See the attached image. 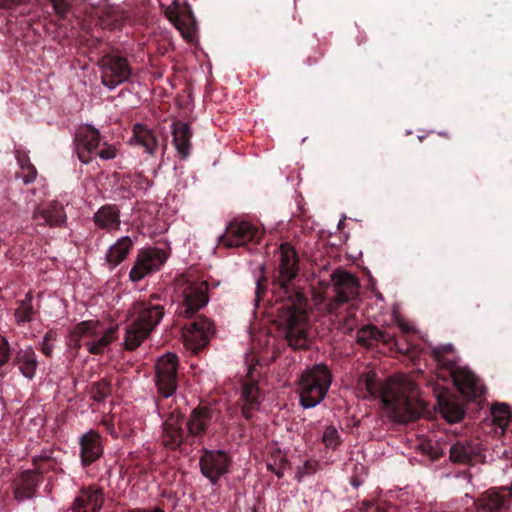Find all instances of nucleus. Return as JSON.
I'll return each mask as SVG.
<instances>
[{"instance_id":"f257e3e1","label":"nucleus","mask_w":512,"mask_h":512,"mask_svg":"<svg viewBox=\"0 0 512 512\" xmlns=\"http://www.w3.org/2000/svg\"><path fill=\"white\" fill-rule=\"evenodd\" d=\"M278 252V274L272 281L276 321L291 348L307 349L312 339L308 298L294 284L299 273V257L289 243H282Z\"/></svg>"},{"instance_id":"f03ea898","label":"nucleus","mask_w":512,"mask_h":512,"mask_svg":"<svg viewBox=\"0 0 512 512\" xmlns=\"http://www.w3.org/2000/svg\"><path fill=\"white\" fill-rule=\"evenodd\" d=\"M363 386L370 396L380 398L385 410L397 423H407L421 417L426 405L418 398L416 383L405 377L379 383L375 374H366Z\"/></svg>"},{"instance_id":"7ed1b4c3","label":"nucleus","mask_w":512,"mask_h":512,"mask_svg":"<svg viewBox=\"0 0 512 512\" xmlns=\"http://www.w3.org/2000/svg\"><path fill=\"white\" fill-rule=\"evenodd\" d=\"M182 303L178 307L179 316L192 319L183 331L185 346L194 353L202 351L210 342L215 329L212 321L196 313L209 301V285L206 281L184 280L180 284Z\"/></svg>"},{"instance_id":"20e7f679","label":"nucleus","mask_w":512,"mask_h":512,"mask_svg":"<svg viewBox=\"0 0 512 512\" xmlns=\"http://www.w3.org/2000/svg\"><path fill=\"white\" fill-rule=\"evenodd\" d=\"M332 286L326 292L324 301L325 309L329 315L335 316L336 328L345 334H349L357 326V319L353 308H349L344 314H337L339 306L349 302L358 295L359 281L347 271L336 270L331 274Z\"/></svg>"},{"instance_id":"39448f33","label":"nucleus","mask_w":512,"mask_h":512,"mask_svg":"<svg viewBox=\"0 0 512 512\" xmlns=\"http://www.w3.org/2000/svg\"><path fill=\"white\" fill-rule=\"evenodd\" d=\"M452 345H443L433 349L432 356L437 363L438 377L446 380L450 378L454 386L464 396L476 400L484 395L485 389L479 378L468 368L456 366Z\"/></svg>"},{"instance_id":"423d86ee","label":"nucleus","mask_w":512,"mask_h":512,"mask_svg":"<svg viewBox=\"0 0 512 512\" xmlns=\"http://www.w3.org/2000/svg\"><path fill=\"white\" fill-rule=\"evenodd\" d=\"M156 298L153 296L149 300L138 301L132 305L130 313L134 318L126 327L124 340L126 350L132 351L138 348L161 322L165 310L163 305L153 302Z\"/></svg>"},{"instance_id":"0eeeda50","label":"nucleus","mask_w":512,"mask_h":512,"mask_svg":"<svg viewBox=\"0 0 512 512\" xmlns=\"http://www.w3.org/2000/svg\"><path fill=\"white\" fill-rule=\"evenodd\" d=\"M332 380V372L324 363H317L304 369L296 381L299 404L304 409L316 407L325 399Z\"/></svg>"},{"instance_id":"6e6552de","label":"nucleus","mask_w":512,"mask_h":512,"mask_svg":"<svg viewBox=\"0 0 512 512\" xmlns=\"http://www.w3.org/2000/svg\"><path fill=\"white\" fill-rule=\"evenodd\" d=\"M117 327L105 328L98 320H86L70 331L69 342L74 349L85 346L90 354L100 355L116 339Z\"/></svg>"},{"instance_id":"1a4fd4ad","label":"nucleus","mask_w":512,"mask_h":512,"mask_svg":"<svg viewBox=\"0 0 512 512\" xmlns=\"http://www.w3.org/2000/svg\"><path fill=\"white\" fill-rule=\"evenodd\" d=\"M179 360L176 354L168 352L158 358L155 364V384L163 398L175 394L178 387Z\"/></svg>"},{"instance_id":"9d476101","label":"nucleus","mask_w":512,"mask_h":512,"mask_svg":"<svg viewBox=\"0 0 512 512\" xmlns=\"http://www.w3.org/2000/svg\"><path fill=\"white\" fill-rule=\"evenodd\" d=\"M220 418V411L210 405H199L192 409L187 420V439L202 442Z\"/></svg>"},{"instance_id":"9b49d317","label":"nucleus","mask_w":512,"mask_h":512,"mask_svg":"<svg viewBox=\"0 0 512 512\" xmlns=\"http://www.w3.org/2000/svg\"><path fill=\"white\" fill-rule=\"evenodd\" d=\"M262 237V231L248 221H231L219 237L218 243L226 248L245 246L250 242L258 243Z\"/></svg>"},{"instance_id":"f8f14e48","label":"nucleus","mask_w":512,"mask_h":512,"mask_svg":"<svg viewBox=\"0 0 512 512\" xmlns=\"http://www.w3.org/2000/svg\"><path fill=\"white\" fill-rule=\"evenodd\" d=\"M99 65L102 84L109 89L128 81L132 74L130 64L123 56L106 54L100 59Z\"/></svg>"},{"instance_id":"ddd939ff","label":"nucleus","mask_w":512,"mask_h":512,"mask_svg":"<svg viewBox=\"0 0 512 512\" xmlns=\"http://www.w3.org/2000/svg\"><path fill=\"white\" fill-rule=\"evenodd\" d=\"M231 457L223 450L202 449L199 459L201 474L206 477L212 485H216L219 479L229 472Z\"/></svg>"},{"instance_id":"4468645a","label":"nucleus","mask_w":512,"mask_h":512,"mask_svg":"<svg viewBox=\"0 0 512 512\" xmlns=\"http://www.w3.org/2000/svg\"><path fill=\"white\" fill-rule=\"evenodd\" d=\"M167 259L166 253L159 248H148L139 251L129 273L132 282H139L145 276L158 271Z\"/></svg>"},{"instance_id":"2eb2a0df","label":"nucleus","mask_w":512,"mask_h":512,"mask_svg":"<svg viewBox=\"0 0 512 512\" xmlns=\"http://www.w3.org/2000/svg\"><path fill=\"white\" fill-rule=\"evenodd\" d=\"M356 341L360 346L365 348H373L379 343H382L390 350H396L397 352L404 354L409 353L408 348H403L400 346L395 334L380 330L373 324L361 327L357 331Z\"/></svg>"},{"instance_id":"dca6fc26","label":"nucleus","mask_w":512,"mask_h":512,"mask_svg":"<svg viewBox=\"0 0 512 512\" xmlns=\"http://www.w3.org/2000/svg\"><path fill=\"white\" fill-rule=\"evenodd\" d=\"M101 141L102 136L99 130L91 125L78 128L74 137L75 151L78 159L84 164H89L101 146Z\"/></svg>"},{"instance_id":"f3484780","label":"nucleus","mask_w":512,"mask_h":512,"mask_svg":"<svg viewBox=\"0 0 512 512\" xmlns=\"http://www.w3.org/2000/svg\"><path fill=\"white\" fill-rule=\"evenodd\" d=\"M483 451L484 445L479 439H462L450 447L449 458L456 464L474 465L485 459Z\"/></svg>"},{"instance_id":"a211bd4d","label":"nucleus","mask_w":512,"mask_h":512,"mask_svg":"<svg viewBox=\"0 0 512 512\" xmlns=\"http://www.w3.org/2000/svg\"><path fill=\"white\" fill-rule=\"evenodd\" d=\"M512 502V481L500 490L490 488L474 502L477 512H501L510 507Z\"/></svg>"},{"instance_id":"6ab92c4d","label":"nucleus","mask_w":512,"mask_h":512,"mask_svg":"<svg viewBox=\"0 0 512 512\" xmlns=\"http://www.w3.org/2000/svg\"><path fill=\"white\" fill-rule=\"evenodd\" d=\"M104 504L103 488L93 484L83 486L71 505L72 512H100Z\"/></svg>"},{"instance_id":"aec40b11","label":"nucleus","mask_w":512,"mask_h":512,"mask_svg":"<svg viewBox=\"0 0 512 512\" xmlns=\"http://www.w3.org/2000/svg\"><path fill=\"white\" fill-rule=\"evenodd\" d=\"M254 368L250 367L246 379L242 383L241 388V411L246 420H251L254 411L260 407V389L254 378Z\"/></svg>"},{"instance_id":"412c9836","label":"nucleus","mask_w":512,"mask_h":512,"mask_svg":"<svg viewBox=\"0 0 512 512\" xmlns=\"http://www.w3.org/2000/svg\"><path fill=\"white\" fill-rule=\"evenodd\" d=\"M32 218L38 226L61 227L67 221L63 205L52 201L34 210Z\"/></svg>"},{"instance_id":"4be33fe9","label":"nucleus","mask_w":512,"mask_h":512,"mask_svg":"<svg viewBox=\"0 0 512 512\" xmlns=\"http://www.w3.org/2000/svg\"><path fill=\"white\" fill-rule=\"evenodd\" d=\"M182 420L170 417L163 423V445L171 450H177L185 442L189 443L192 440L187 439V434L183 429Z\"/></svg>"},{"instance_id":"5701e85b","label":"nucleus","mask_w":512,"mask_h":512,"mask_svg":"<svg viewBox=\"0 0 512 512\" xmlns=\"http://www.w3.org/2000/svg\"><path fill=\"white\" fill-rule=\"evenodd\" d=\"M80 456L82 465L87 467L98 460L102 453L101 436L98 432L90 430L80 438Z\"/></svg>"},{"instance_id":"b1692460","label":"nucleus","mask_w":512,"mask_h":512,"mask_svg":"<svg viewBox=\"0 0 512 512\" xmlns=\"http://www.w3.org/2000/svg\"><path fill=\"white\" fill-rule=\"evenodd\" d=\"M43 481V477L33 470H25L21 473L14 488V498L21 502L32 499L37 492L38 487Z\"/></svg>"},{"instance_id":"393cba45","label":"nucleus","mask_w":512,"mask_h":512,"mask_svg":"<svg viewBox=\"0 0 512 512\" xmlns=\"http://www.w3.org/2000/svg\"><path fill=\"white\" fill-rule=\"evenodd\" d=\"M93 221L98 228L108 232L111 230L119 229L120 209L117 205H103L95 212Z\"/></svg>"},{"instance_id":"a878e982","label":"nucleus","mask_w":512,"mask_h":512,"mask_svg":"<svg viewBox=\"0 0 512 512\" xmlns=\"http://www.w3.org/2000/svg\"><path fill=\"white\" fill-rule=\"evenodd\" d=\"M172 136L173 144L181 158H187L190 154L191 148L192 130L190 126L187 123L179 120L173 122Z\"/></svg>"},{"instance_id":"bb28decb","label":"nucleus","mask_w":512,"mask_h":512,"mask_svg":"<svg viewBox=\"0 0 512 512\" xmlns=\"http://www.w3.org/2000/svg\"><path fill=\"white\" fill-rule=\"evenodd\" d=\"M20 373L27 379L32 380L35 377L38 367V360L35 351L31 347L20 349L16 352L13 359Z\"/></svg>"},{"instance_id":"cd10ccee","label":"nucleus","mask_w":512,"mask_h":512,"mask_svg":"<svg viewBox=\"0 0 512 512\" xmlns=\"http://www.w3.org/2000/svg\"><path fill=\"white\" fill-rule=\"evenodd\" d=\"M133 248V241L129 236L121 237L106 253V262L113 269L122 263Z\"/></svg>"},{"instance_id":"c85d7f7f","label":"nucleus","mask_w":512,"mask_h":512,"mask_svg":"<svg viewBox=\"0 0 512 512\" xmlns=\"http://www.w3.org/2000/svg\"><path fill=\"white\" fill-rule=\"evenodd\" d=\"M438 405L443 417L451 423L462 420L465 415L462 405L455 397L444 395L439 396Z\"/></svg>"},{"instance_id":"c756f323","label":"nucleus","mask_w":512,"mask_h":512,"mask_svg":"<svg viewBox=\"0 0 512 512\" xmlns=\"http://www.w3.org/2000/svg\"><path fill=\"white\" fill-rule=\"evenodd\" d=\"M133 138L136 143L142 146L145 151L153 155L158 147V140L153 130L143 124H135L133 126Z\"/></svg>"},{"instance_id":"7c9ffc66","label":"nucleus","mask_w":512,"mask_h":512,"mask_svg":"<svg viewBox=\"0 0 512 512\" xmlns=\"http://www.w3.org/2000/svg\"><path fill=\"white\" fill-rule=\"evenodd\" d=\"M99 19L103 28L118 29L125 22L126 15L119 7L108 6L102 10Z\"/></svg>"},{"instance_id":"2f4dec72","label":"nucleus","mask_w":512,"mask_h":512,"mask_svg":"<svg viewBox=\"0 0 512 512\" xmlns=\"http://www.w3.org/2000/svg\"><path fill=\"white\" fill-rule=\"evenodd\" d=\"M33 295L29 291L25 297L17 301V308L15 309L14 316L18 325L31 322L36 310L33 307Z\"/></svg>"},{"instance_id":"473e14b6","label":"nucleus","mask_w":512,"mask_h":512,"mask_svg":"<svg viewBox=\"0 0 512 512\" xmlns=\"http://www.w3.org/2000/svg\"><path fill=\"white\" fill-rule=\"evenodd\" d=\"M112 384L107 378H103L91 384L90 396L96 402H104L111 395Z\"/></svg>"},{"instance_id":"72a5a7b5","label":"nucleus","mask_w":512,"mask_h":512,"mask_svg":"<svg viewBox=\"0 0 512 512\" xmlns=\"http://www.w3.org/2000/svg\"><path fill=\"white\" fill-rule=\"evenodd\" d=\"M34 472L39 474L41 477L48 471H56L58 462L55 458L48 454H41L33 458Z\"/></svg>"},{"instance_id":"f704fd0d","label":"nucleus","mask_w":512,"mask_h":512,"mask_svg":"<svg viewBox=\"0 0 512 512\" xmlns=\"http://www.w3.org/2000/svg\"><path fill=\"white\" fill-rule=\"evenodd\" d=\"M360 512H395V507L387 504L384 501H371L363 500L360 507Z\"/></svg>"},{"instance_id":"c9c22d12","label":"nucleus","mask_w":512,"mask_h":512,"mask_svg":"<svg viewBox=\"0 0 512 512\" xmlns=\"http://www.w3.org/2000/svg\"><path fill=\"white\" fill-rule=\"evenodd\" d=\"M322 442L327 448L333 450L340 445L341 439L339 432L333 425L326 427L322 436Z\"/></svg>"},{"instance_id":"e433bc0d","label":"nucleus","mask_w":512,"mask_h":512,"mask_svg":"<svg viewBox=\"0 0 512 512\" xmlns=\"http://www.w3.org/2000/svg\"><path fill=\"white\" fill-rule=\"evenodd\" d=\"M492 415L495 423L503 427L508 423L510 416L509 406L506 404H497L492 407Z\"/></svg>"},{"instance_id":"4c0bfd02","label":"nucleus","mask_w":512,"mask_h":512,"mask_svg":"<svg viewBox=\"0 0 512 512\" xmlns=\"http://www.w3.org/2000/svg\"><path fill=\"white\" fill-rule=\"evenodd\" d=\"M25 158H26V164L22 163V159L20 156L17 157V161L24 172V176H23L24 183L30 184L35 181V179L37 177V170L34 167V165L30 163L28 156H25Z\"/></svg>"},{"instance_id":"58836bf2","label":"nucleus","mask_w":512,"mask_h":512,"mask_svg":"<svg viewBox=\"0 0 512 512\" xmlns=\"http://www.w3.org/2000/svg\"><path fill=\"white\" fill-rule=\"evenodd\" d=\"M99 156L102 160H111L117 156V148L113 144L104 142L102 148L97 150L95 156Z\"/></svg>"},{"instance_id":"ea45409f","label":"nucleus","mask_w":512,"mask_h":512,"mask_svg":"<svg viewBox=\"0 0 512 512\" xmlns=\"http://www.w3.org/2000/svg\"><path fill=\"white\" fill-rule=\"evenodd\" d=\"M56 14L60 17H65L70 11L73 0H50Z\"/></svg>"},{"instance_id":"a19ab883","label":"nucleus","mask_w":512,"mask_h":512,"mask_svg":"<svg viewBox=\"0 0 512 512\" xmlns=\"http://www.w3.org/2000/svg\"><path fill=\"white\" fill-rule=\"evenodd\" d=\"M268 279L265 276H262L256 280V288H255V305L258 306L261 299L264 297L267 291Z\"/></svg>"},{"instance_id":"79ce46f5","label":"nucleus","mask_w":512,"mask_h":512,"mask_svg":"<svg viewBox=\"0 0 512 512\" xmlns=\"http://www.w3.org/2000/svg\"><path fill=\"white\" fill-rule=\"evenodd\" d=\"M11 357L10 344L7 339L0 335V367L8 363Z\"/></svg>"},{"instance_id":"37998d69","label":"nucleus","mask_w":512,"mask_h":512,"mask_svg":"<svg viewBox=\"0 0 512 512\" xmlns=\"http://www.w3.org/2000/svg\"><path fill=\"white\" fill-rule=\"evenodd\" d=\"M317 467H318L317 461L307 460V461H305L304 467H303L304 473H306V474H313V473L316 472Z\"/></svg>"},{"instance_id":"c03bdc74","label":"nucleus","mask_w":512,"mask_h":512,"mask_svg":"<svg viewBox=\"0 0 512 512\" xmlns=\"http://www.w3.org/2000/svg\"><path fill=\"white\" fill-rule=\"evenodd\" d=\"M24 0H0V8L11 9L23 3Z\"/></svg>"},{"instance_id":"a18cd8bd","label":"nucleus","mask_w":512,"mask_h":512,"mask_svg":"<svg viewBox=\"0 0 512 512\" xmlns=\"http://www.w3.org/2000/svg\"><path fill=\"white\" fill-rule=\"evenodd\" d=\"M53 351V345L52 343L46 342L45 340H42L41 343V352L47 356L51 357Z\"/></svg>"},{"instance_id":"49530a36","label":"nucleus","mask_w":512,"mask_h":512,"mask_svg":"<svg viewBox=\"0 0 512 512\" xmlns=\"http://www.w3.org/2000/svg\"><path fill=\"white\" fill-rule=\"evenodd\" d=\"M428 454L431 459L438 460L444 455V452L442 449L430 447Z\"/></svg>"},{"instance_id":"de8ad7c7","label":"nucleus","mask_w":512,"mask_h":512,"mask_svg":"<svg viewBox=\"0 0 512 512\" xmlns=\"http://www.w3.org/2000/svg\"><path fill=\"white\" fill-rule=\"evenodd\" d=\"M136 178H137V180L135 181L136 187L144 188V187H148L150 185V182L146 177L139 174L136 176Z\"/></svg>"},{"instance_id":"09e8293b","label":"nucleus","mask_w":512,"mask_h":512,"mask_svg":"<svg viewBox=\"0 0 512 512\" xmlns=\"http://www.w3.org/2000/svg\"><path fill=\"white\" fill-rule=\"evenodd\" d=\"M127 512H165V511L163 509L159 508V507H155V508H152V509L134 508V509L128 510Z\"/></svg>"},{"instance_id":"8fccbe9b","label":"nucleus","mask_w":512,"mask_h":512,"mask_svg":"<svg viewBox=\"0 0 512 512\" xmlns=\"http://www.w3.org/2000/svg\"><path fill=\"white\" fill-rule=\"evenodd\" d=\"M56 336L57 333L55 331L50 330L44 335L43 340L52 343L54 340H56Z\"/></svg>"},{"instance_id":"3c124183","label":"nucleus","mask_w":512,"mask_h":512,"mask_svg":"<svg viewBox=\"0 0 512 512\" xmlns=\"http://www.w3.org/2000/svg\"><path fill=\"white\" fill-rule=\"evenodd\" d=\"M351 484H352V486L357 488V487H359L361 485V481L359 480L358 477H352L351 478Z\"/></svg>"},{"instance_id":"603ef678","label":"nucleus","mask_w":512,"mask_h":512,"mask_svg":"<svg viewBox=\"0 0 512 512\" xmlns=\"http://www.w3.org/2000/svg\"><path fill=\"white\" fill-rule=\"evenodd\" d=\"M268 467L271 469V471H273L276 474L278 478H281L283 476V473L280 470H274L273 468H271L270 465H268Z\"/></svg>"},{"instance_id":"864d4df0","label":"nucleus","mask_w":512,"mask_h":512,"mask_svg":"<svg viewBox=\"0 0 512 512\" xmlns=\"http://www.w3.org/2000/svg\"><path fill=\"white\" fill-rule=\"evenodd\" d=\"M18 156H20V157H21V159H22V163H23V164H26V158H25V156H27V155H26V154L18 153V154H17V157H18Z\"/></svg>"},{"instance_id":"5fc2aeb1","label":"nucleus","mask_w":512,"mask_h":512,"mask_svg":"<svg viewBox=\"0 0 512 512\" xmlns=\"http://www.w3.org/2000/svg\"><path fill=\"white\" fill-rule=\"evenodd\" d=\"M400 327H401V329H402L404 332H408V331H409L408 327H407L406 325H404L403 323H401V324H400Z\"/></svg>"}]
</instances>
